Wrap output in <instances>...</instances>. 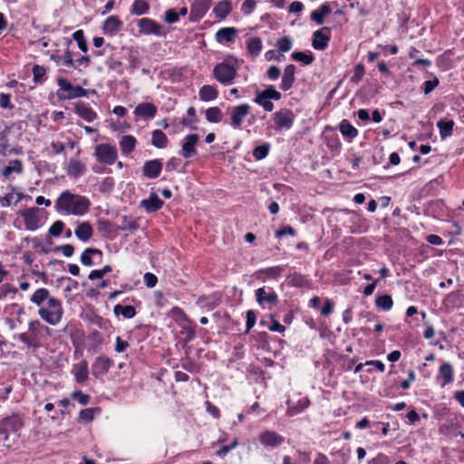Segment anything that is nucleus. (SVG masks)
<instances>
[{
    "label": "nucleus",
    "instance_id": "nucleus-61",
    "mask_svg": "<svg viewBox=\"0 0 464 464\" xmlns=\"http://www.w3.org/2000/svg\"><path fill=\"white\" fill-rule=\"evenodd\" d=\"M439 79L435 76L432 80L426 81L423 83V92L425 94L430 93L439 85Z\"/></svg>",
    "mask_w": 464,
    "mask_h": 464
},
{
    "label": "nucleus",
    "instance_id": "nucleus-9",
    "mask_svg": "<svg viewBox=\"0 0 464 464\" xmlns=\"http://www.w3.org/2000/svg\"><path fill=\"white\" fill-rule=\"evenodd\" d=\"M199 137L196 133L188 134L181 141L180 155L184 159H190L197 155V145L198 143Z\"/></svg>",
    "mask_w": 464,
    "mask_h": 464
},
{
    "label": "nucleus",
    "instance_id": "nucleus-20",
    "mask_svg": "<svg viewBox=\"0 0 464 464\" xmlns=\"http://www.w3.org/2000/svg\"><path fill=\"white\" fill-rule=\"evenodd\" d=\"M157 107L151 102H141L135 107L134 114L142 119H153L157 114Z\"/></svg>",
    "mask_w": 464,
    "mask_h": 464
},
{
    "label": "nucleus",
    "instance_id": "nucleus-49",
    "mask_svg": "<svg viewBox=\"0 0 464 464\" xmlns=\"http://www.w3.org/2000/svg\"><path fill=\"white\" fill-rule=\"evenodd\" d=\"M269 150H270V144L269 143H264L262 145H259L257 147H256L253 150V157L256 160H261L263 159H265L268 153H269Z\"/></svg>",
    "mask_w": 464,
    "mask_h": 464
},
{
    "label": "nucleus",
    "instance_id": "nucleus-36",
    "mask_svg": "<svg viewBox=\"0 0 464 464\" xmlns=\"http://www.w3.org/2000/svg\"><path fill=\"white\" fill-rule=\"evenodd\" d=\"M169 140L166 134L160 130H154L151 133V144L159 149L168 146Z\"/></svg>",
    "mask_w": 464,
    "mask_h": 464
},
{
    "label": "nucleus",
    "instance_id": "nucleus-14",
    "mask_svg": "<svg viewBox=\"0 0 464 464\" xmlns=\"http://www.w3.org/2000/svg\"><path fill=\"white\" fill-rule=\"evenodd\" d=\"M39 208H30L25 209L21 213V216L24 218V226L27 230L34 231L39 228L40 219L38 217Z\"/></svg>",
    "mask_w": 464,
    "mask_h": 464
},
{
    "label": "nucleus",
    "instance_id": "nucleus-15",
    "mask_svg": "<svg viewBox=\"0 0 464 464\" xmlns=\"http://www.w3.org/2000/svg\"><path fill=\"white\" fill-rule=\"evenodd\" d=\"M139 32L141 34L149 35H160V25L154 20L150 18H141L138 22Z\"/></svg>",
    "mask_w": 464,
    "mask_h": 464
},
{
    "label": "nucleus",
    "instance_id": "nucleus-26",
    "mask_svg": "<svg viewBox=\"0 0 464 464\" xmlns=\"http://www.w3.org/2000/svg\"><path fill=\"white\" fill-rule=\"evenodd\" d=\"M74 234L82 242H87L93 235V228L89 222H81L77 225Z\"/></svg>",
    "mask_w": 464,
    "mask_h": 464
},
{
    "label": "nucleus",
    "instance_id": "nucleus-53",
    "mask_svg": "<svg viewBox=\"0 0 464 464\" xmlns=\"http://www.w3.org/2000/svg\"><path fill=\"white\" fill-rule=\"evenodd\" d=\"M293 45V41L289 36H284L278 39L276 43V46L278 50L282 53H286L291 50Z\"/></svg>",
    "mask_w": 464,
    "mask_h": 464
},
{
    "label": "nucleus",
    "instance_id": "nucleus-51",
    "mask_svg": "<svg viewBox=\"0 0 464 464\" xmlns=\"http://www.w3.org/2000/svg\"><path fill=\"white\" fill-rule=\"evenodd\" d=\"M121 223L119 227L121 230L134 231L138 227L137 222L132 220L128 216H122L121 218Z\"/></svg>",
    "mask_w": 464,
    "mask_h": 464
},
{
    "label": "nucleus",
    "instance_id": "nucleus-4",
    "mask_svg": "<svg viewBox=\"0 0 464 464\" xmlns=\"http://www.w3.org/2000/svg\"><path fill=\"white\" fill-rule=\"evenodd\" d=\"M59 89L56 92V96L61 101L72 100L80 97H85L91 90L83 89L82 86H74L68 80L60 77L57 79ZM92 93H96L95 90H92Z\"/></svg>",
    "mask_w": 464,
    "mask_h": 464
},
{
    "label": "nucleus",
    "instance_id": "nucleus-3",
    "mask_svg": "<svg viewBox=\"0 0 464 464\" xmlns=\"http://www.w3.org/2000/svg\"><path fill=\"white\" fill-rule=\"evenodd\" d=\"M44 329L49 332V328L41 324L38 320L30 321L28 324V331L24 333L14 334V340H18L23 343L28 350H37L42 346L41 336L42 330Z\"/></svg>",
    "mask_w": 464,
    "mask_h": 464
},
{
    "label": "nucleus",
    "instance_id": "nucleus-24",
    "mask_svg": "<svg viewBox=\"0 0 464 464\" xmlns=\"http://www.w3.org/2000/svg\"><path fill=\"white\" fill-rule=\"evenodd\" d=\"M441 379L440 386L444 387L454 381V372L450 362H443L439 369L438 379Z\"/></svg>",
    "mask_w": 464,
    "mask_h": 464
},
{
    "label": "nucleus",
    "instance_id": "nucleus-50",
    "mask_svg": "<svg viewBox=\"0 0 464 464\" xmlns=\"http://www.w3.org/2000/svg\"><path fill=\"white\" fill-rule=\"evenodd\" d=\"M73 39L77 42L78 47L81 51L86 53L88 45L82 30H77L72 34Z\"/></svg>",
    "mask_w": 464,
    "mask_h": 464
},
{
    "label": "nucleus",
    "instance_id": "nucleus-31",
    "mask_svg": "<svg viewBox=\"0 0 464 464\" xmlns=\"http://www.w3.org/2000/svg\"><path fill=\"white\" fill-rule=\"evenodd\" d=\"M1 422L2 426H5L6 428L9 429V430L15 433L18 432L24 425L22 419L15 414L4 418L3 420H1Z\"/></svg>",
    "mask_w": 464,
    "mask_h": 464
},
{
    "label": "nucleus",
    "instance_id": "nucleus-29",
    "mask_svg": "<svg viewBox=\"0 0 464 464\" xmlns=\"http://www.w3.org/2000/svg\"><path fill=\"white\" fill-rule=\"evenodd\" d=\"M137 140L132 135H123L121 139L119 145L121 151L123 155H129L136 147Z\"/></svg>",
    "mask_w": 464,
    "mask_h": 464
},
{
    "label": "nucleus",
    "instance_id": "nucleus-27",
    "mask_svg": "<svg viewBox=\"0 0 464 464\" xmlns=\"http://www.w3.org/2000/svg\"><path fill=\"white\" fill-rule=\"evenodd\" d=\"M332 12V8L329 3L323 4L318 9L314 10L310 18L312 21L315 22L317 24L321 25L324 24V17L330 14Z\"/></svg>",
    "mask_w": 464,
    "mask_h": 464
},
{
    "label": "nucleus",
    "instance_id": "nucleus-2",
    "mask_svg": "<svg viewBox=\"0 0 464 464\" xmlns=\"http://www.w3.org/2000/svg\"><path fill=\"white\" fill-rule=\"evenodd\" d=\"M91 205L88 198L64 190L55 200L54 208L60 214L83 216L90 210Z\"/></svg>",
    "mask_w": 464,
    "mask_h": 464
},
{
    "label": "nucleus",
    "instance_id": "nucleus-5",
    "mask_svg": "<svg viewBox=\"0 0 464 464\" xmlns=\"http://www.w3.org/2000/svg\"><path fill=\"white\" fill-rule=\"evenodd\" d=\"M237 60H234V63H229L227 61L219 63L215 65L213 69V75L215 79L225 86L234 83L237 75Z\"/></svg>",
    "mask_w": 464,
    "mask_h": 464
},
{
    "label": "nucleus",
    "instance_id": "nucleus-7",
    "mask_svg": "<svg viewBox=\"0 0 464 464\" xmlns=\"http://www.w3.org/2000/svg\"><path fill=\"white\" fill-rule=\"evenodd\" d=\"M272 120L274 121V130L276 131H282L284 130H290L295 122V114L294 111L287 108H282L272 115Z\"/></svg>",
    "mask_w": 464,
    "mask_h": 464
},
{
    "label": "nucleus",
    "instance_id": "nucleus-48",
    "mask_svg": "<svg viewBox=\"0 0 464 464\" xmlns=\"http://www.w3.org/2000/svg\"><path fill=\"white\" fill-rule=\"evenodd\" d=\"M99 408H86L80 411L78 420L83 422H90L93 420L95 412H99Z\"/></svg>",
    "mask_w": 464,
    "mask_h": 464
},
{
    "label": "nucleus",
    "instance_id": "nucleus-13",
    "mask_svg": "<svg viewBox=\"0 0 464 464\" xmlns=\"http://www.w3.org/2000/svg\"><path fill=\"white\" fill-rule=\"evenodd\" d=\"M258 440L263 446L270 448H276L285 441L283 436L273 430L262 431L258 436Z\"/></svg>",
    "mask_w": 464,
    "mask_h": 464
},
{
    "label": "nucleus",
    "instance_id": "nucleus-10",
    "mask_svg": "<svg viewBox=\"0 0 464 464\" xmlns=\"http://www.w3.org/2000/svg\"><path fill=\"white\" fill-rule=\"evenodd\" d=\"M112 365L113 361L111 358L103 355L99 356L92 365V373L95 378L101 379L108 373Z\"/></svg>",
    "mask_w": 464,
    "mask_h": 464
},
{
    "label": "nucleus",
    "instance_id": "nucleus-18",
    "mask_svg": "<svg viewBox=\"0 0 464 464\" xmlns=\"http://www.w3.org/2000/svg\"><path fill=\"white\" fill-rule=\"evenodd\" d=\"M75 113L86 121L87 122H92L97 119L98 115L88 104L83 102H78L74 104Z\"/></svg>",
    "mask_w": 464,
    "mask_h": 464
},
{
    "label": "nucleus",
    "instance_id": "nucleus-40",
    "mask_svg": "<svg viewBox=\"0 0 464 464\" xmlns=\"http://www.w3.org/2000/svg\"><path fill=\"white\" fill-rule=\"evenodd\" d=\"M23 163L20 160H13L8 166H5L2 170V175L5 179H9L13 172L20 174L23 172Z\"/></svg>",
    "mask_w": 464,
    "mask_h": 464
},
{
    "label": "nucleus",
    "instance_id": "nucleus-25",
    "mask_svg": "<svg viewBox=\"0 0 464 464\" xmlns=\"http://www.w3.org/2000/svg\"><path fill=\"white\" fill-rule=\"evenodd\" d=\"M238 34L235 27H223L216 33V40L218 43H234Z\"/></svg>",
    "mask_w": 464,
    "mask_h": 464
},
{
    "label": "nucleus",
    "instance_id": "nucleus-30",
    "mask_svg": "<svg viewBox=\"0 0 464 464\" xmlns=\"http://www.w3.org/2000/svg\"><path fill=\"white\" fill-rule=\"evenodd\" d=\"M208 4L205 1H196L192 4L190 16L192 20H199L208 10Z\"/></svg>",
    "mask_w": 464,
    "mask_h": 464
},
{
    "label": "nucleus",
    "instance_id": "nucleus-11",
    "mask_svg": "<svg viewBox=\"0 0 464 464\" xmlns=\"http://www.w3.org/2000/svg\"><path fill=\"white\" fill-rule=\"evenodd\" d=\"M249 112L250 106L246 103L233 107L230 114V125L234 129H239Z\"/></svg>",
    "mask_w": 464,
    "mask_h": 464
},
{
    "label": "nucleus",
    "instance_id": "nucleus-1",
    "mask_svg": "<svg viewBox=\"0 0 464 464\" xmlns=\"http://www.w3.org/2000/svg\"><path fill=\"white\" fill-rule=\"evenodd\" d=\"M30 301L37 306L47 301L48 308L41 307L38 314L51 325H56L61 322L63 314L62 303L59 299L50 296L48 289H37L31 296Z\"/></svg>",
    "mask_w": 464,
    "mask_h": 464
},
{
    "label": "nucleus",
    "instance_id": "nucleus-21",
    "mask_svg": "<svg viewBox=\"0 0 464 464\" xmlns=\"http://www.w3.org/2000/svg\"><path fill=\"white\" fill-rule=\"evenodd\" d=\"M296 67L294 64L285 66L280 84V89L284 92L290 90L295 81Z\"/></svg>",
    "mask_w": 464,
    "mask_h": 464
},
{
    "label": "nucleus",
    "instance_id": "nucleus-58",
    "mask_svg": "<svg viewBox=\"0 0 464 464\" xmlns=\"http://www.w3.org/2000/svg\"><path fill=\"white\" fill-rule=\"evenodd\" d=\"M105 64L111 70L117 71L119 74L123 73V70L121 69L122 63L121 61L114 60L112 57H109Z\"/></svg>",
    "mask_w": 464,
    "mask_h": 464
},
{
    "label": "nucleus",
    "instance_id": "nucleus-37",
    "mask_svg": "<svg viewBox=\"0 0 464 464\" xmlns=\"http://www.w3.org/2000/svg\"><path fill=\"white\" fill-rule=\"evenodd\" d=\"M94 255H98L100 256H102V250L98 248L93 247H88L86 248L81 255V263L85 266H93L92 256Z\"/></svg>",
    "mask_w": 464,
    "mask_h": 464
},
{
    "label": "nucleus",
    "instance_id": "nucleus-63",
    "mask_svg": "<svg viewBox=\"0 0 464 464\" xmlns=\"http://www.w3.org/2000/svg\"><path fill=\"white\" fill-rule=\"evenodd\" d=\"M180 163H181V160L179 159L172 157L166 163V170L167 171L179 170V172H182L183 170L179 169Z\"/></svg>",
    "mask_w": 464,
    "mask_h": 464
},
{
    "label": "nucleus",
    "instance_id": "nucleus-60",
    "mask_svg": "<svg viewBox=\"0 0 464 464\" xmlns=\"http://www.w3.org/2000/svg\"><path fill=\"white\" fill-rule=\"evenodd\" d=\"M55 252L61 251L64 256L71 257L74 253V246L70 244L55 246L53 249Z\"/></svg>",
    "mask_w": 464,
    "mask_h": 464
},
{
    "label": "nucleus",
    "instance_id": "nucleus-59",
    "mask_svg": "<svg viewBox=\"0 0 464 464\" xmlns=\"http://www.w3.org/2000/svg\"><path fill=\"white\" fill-rule=\"evenodd\" d=\"M256 6V2L255 0H245L241 6V11L244 14L249 15L251 14Z\"/></svg>",
    "mask_w": 464,
    "mask_h": 464
},
{
    "label": "nucleus",
    "instance_id": "nucleus-64",
    "mask_svg": "<svg viewBox=\"0 0 464 464\" xmlns=\"http://www.w3.org/2000/svg\"><path fill=\"white\" fill-rule=\"evenodd\" d=\"M370 464H390V459L383 453H379L374 459H372Z\"/></svg>",
    "mask_w": 464,
    "mask_h": 464
},
{
    "label": "nucleus",
    "instance_id": "nucleus-8",
    "mask_svg": "<svg viewBox=\"0 0 464 464\" xmlns=\"http://www.w3.org/2000/svg\"><path fill=\"white\" fill-rule=\"evenodd\" d=\"M94 156L100 163L112 165L118 158L115 146L109 143H102L95 147Z\"/></svg>",
    "mask_w": 464,
    "mask_h": 464
},
{
    "label": "nucleus",
    "instance_id": "nucleus-44",
    "mask_svg": "<svg viewBox=\"0 0 464 464\" xmlns=\"http://www.w3.org/2000/svg\"><path fill=\"white\" fill-rule=\"evenodd\" d=\"M150 5L144 0H135L131 5V14L142 15L149 12Z\"/></svg>",
    "mask_w": 464,
    "mask_h": 464
},
{
    "label": "nucleus",
    "instance_id": "nucleus-39",
    "mask_svg": "<svg viewBox=\"0 0 464 464\" xmlns=\"http://www.w3.org/2000/svg\"><path fill=\"white\" fill-rule=\"evenodd\" d=\"M263 43L259 37H251L246 42V49L248 53L253 56H258L262 51Z\"/></svg>",
    "mask_w": 464,
    "mask_h": 464
},
{
    "label": "nucleus",
    "instance_id": "nucleus-47",
    "mask_svg": "<svg viewBox=\"0 0 464 464\" xmlns=\"http://www.w3.org/2000/svg\"><path fill=\"white\" fill-rule=\"evenodd\" d=\"M206 119L209 122L218 123L222 120V111L218 107H211L206 111Z\"/></svg>",
    "mask_w": 464,
    "mask_h": 464
},
{
    "label": "nucleus",
    "instance_id": "nucleus-32",
    "mask_svg": "<svg viewBox=\"0 0 464 464\" xmlns=\"http://www.w3.org/2000/svg\"><path fill=\"white\" fill-rule=\"evenodd\" d=\"M454 121L452 120L440 119L437 122L441 140H445L453 133Z\"/></svg>",
    "mask_w": 464,
    "mask_h": 464
},
{
    "label": "nucleus",
    "instance_id": "nucleus-54",
    "mask_svg": "<svg viewBox=\"0 0 464 464\" xmlns=\"http://www.w3.org/2000/svg\"><path fill=\"white\" fill-rule=\"evenodd\" d=\"M365 73V69L362 63H358L354 66L353 75L351 77V82L354 83H358L362 81L363 75Z\"/></svg>",
    "mask_w": 464,
    "mask_h": 464
},
{
    "label": "nucleus",
    "instance_id": "nucleus-57",
    "mask_svg": "<svg viewBox=\"0 0 464 464\" xmlns=\"http://www.w3.org/2000/svg\"><path fill=\"white\" fill-rule=\"evenodd\" d=\"M71 397L74 400H77L78 402L82 405V406H85L89 403L90 401V395L88 394H84L82 393L81 391H74L71 393Z\"/></svg>",
    "mask_w": 464,
    "mask_h": 464
},
{
    "label": "nucleus",
    "instance_id": "nucleus-41",
    "mask_svg": "<svg viewBox=\"0 0 464 464\" xmlns=\"http://www.w3.org/2000/svg\"><path fill=\"white\" fill-rule=\"evenodd\" d=\"M232 5L228 1H221L214 7L213 12L219 19L226 18L231 12Z\"/></svg>",
    "mask_w": 464,
    "mask_h": 464
},
{
    "label": "nucleus",
    "instance_id": "nucleus-42",
    "mask_svg": "<svg viewBox=\"0 0 464 464\" xmlns=\"http://www.w3.org/2000/svg\"><path fill=\"white\" fill-rule=\"evenodd\" d=\"M113 313L115 315L121 314L126 319H131L133 318L137 312L134 306L132 305H121L120 304H116L113 308Z\"/></svg>",
    "mask_w": 464,
    "mask_h": 464
},
{
    "label": "nucleus",
    "instance_id": "nucleus-33",
    "mask_svg": "<svg viewBox=\"0 0 464 464\" xmlns=\"http://www.w3.org/2000/svg\"><path fill=\"white\" fill-rule=\"evenodd\" d=\"M85 171V165L78 160L72 159L67 167V174L72 178H79Z\"/></svg>",
    "mask_w": 464,
    "mask_h": 464
},
{
    "label": "nucleus",
    "instance_id": "nucleus-45",
    "mask_svg": "<svg viewBox=\"0 0 464 464\" xmlns=\"http://www.w3.org/2000/svg\"><path fill=\"white\" fill-rule=\"evenodd\" d=\"M375 304L377 307L389 311L393 305L392 298L390 295H382L375 299Z\"/></svg>",
    "mask_w": 464,
    "mask_h": 464
},
{
    "label": "nucleus",
    "instance_id": "nucleus-56",
    "mask_svg": "<svg viewBox=\"0 0 464 464\" xmlns=\"http://www.w3.org/2000/svg\"><path fill=\"white\" fill-rule=\"evenodd\" d=\"M46 73V69L44 66L34 65L33 68L34 82L35 83H41L43 78Z\"/></svg>",
    "mask_w": 464,
    "mask_h": 464
},
{
    "label": "nucleus",
    "instance_id": "nucleus-52",
    "mask_svg": "<svg viewBox=\"0 0 464 464\" xmlns=\"http://www.w3.org/2000/svg\"><path fill=\"white\" fill-rule=\"evenodd\" d=\"M285 268L283 266H276L264 268L260 270V272L270 278H277L281 276Z\"/></svg>",
    "mask_w": 464,
    "mask_h": 464
},
{
    "label": "nucleus",
    "instance_id": "nucleus-16",
    "mask_svg": "<svg viewBox=\"0 0 464 464\" xmlns=\"http://www.w3.org/2000/svg\"><path fill=\"white\" fill-rule=\"evenodd\" d=\"M287 411L289 416H295L303 412L310 405V400L307 397L299 398L296 401L293 399H288L286 401Z\"/></svg>",
    "mask_w": 464,
    "mask_h": 464
},
{
    "label": "nucleus",
    "instance_id": "nucleus-62",
    "mask_svg": "<svg viewBox=\"0 0 464 464\" xmlns=\"http://www.w3.org/2000/svg\"><path fill=\"white\" fill-rule=\"evenodd\" d=\"M296 234L295 229L291 226H285L280 229L276 230L275 233V237L280 238L285 235L295 236Z\"/></svg>",
    "mask_w": 464,
    "mask_h": 464
},
{
    "label": "nucleus",
    "instance_id": "nucleus-23",
    "mask_svg": "<svg viewBox=\"0 0 464 464\" xmlns=\"http://www.w3.org/2000/svg\"><path fill=\"white\" fill-rule=\"evenodd\" d=\"M121 27L122 22L120 18L116 15H111L103 22L102 31L105 34L114 35L121 31Z\"/></svg>",
    "mask_w": 464,
    "mask_h": 464
},
{
    "label": "nucleus",
    "instance_id": "nucleus-28",
    "mask_svg": "<svg viewBox=\"0 0 464 464\" xmlns=\"http://www.w3.org/2000/svg\"><path fill=\"white\" fill-rule=\"evenodd\" d=\"M324 28H323L322 30H317L313 34V41H312V46L315 49V50H320V51H323L324 50L328 44H329V42H330V36L328 35H325L323 34V30Z\"/></svg>",
    "mask_w": 464,
    "mask_h": 464
},
{
    "label": "nucleus",
    "instance_id": "nucleus-6",
    "mask_svg": "<svg viewBox=\"0 0 464 464\" xmlns=\"http://www.w3.org/2000/svg\"><path fill=\"white\" fill-rule=\"evenodd\" d=\"M282 98L280 92L276 91L274 85L267 86L264 91H256L253 102L260 105L266 111H272L275 108L270 100L279 101Z\"/></svg>",
    "mask_w": 464,
    "mask_h": 464
},
{
    "label": "nucleus",
    "instance_id": "nucleus-12",
    "mask_svg": "<svg viewBox=\"0 0 464 464\" xmlns=\"http://www.w3.org/2000/svg\"><path fill=\"white\" fill-rule=\"evenodd\" d=\"M256 302L263 307H265L266 304H268L270 307L274 306L278 302L276 293L271 288L266 289V287L256 290Z\"/></svg>",
    "mask_w": 464,
    "mask_h": 464
},
{
    "label": "nucleus",
    "instance_id": "nucleus-43",
    "mask_svg": "<svg viewBox=\"0 0 464 464\" xmlns=\"http://www.w3.org/2000/svg\"><path fill=\"white\" fill-rule=\"evenodd\" d=\"M51 59L56 63L57 65L63 64L69 67L74 66V62L71 52L67 49L63 56L52 54Z\"/></svg>",
    "mask_w": 464,
    "mask_h": 464
},
{
    "label": "nucleus",
    "instance_id": "nucleus-17",
    "mask_svg": "<svg viewBox=\"0 0 464 464\" xmlns=\"http://www.w3.org/2000/svg\"><path fill=\"white\" fill-rule=\"evenodd\" d=\"M162 170V163L160 160H150L144 162L142 173L148 179H156Z\"/></svg>",
    "mask_w": 464,
    "mask_h": 464
},
{
    "label": "nucleus",
    "instance_id": "nucleus-35",
    "mask_svg": "<svg viewBox=\"0 0 464 464\" xmlns=\"http://www.w3.org/2000/svg\"><path fill=\"white\" fill-rule=\"evenodd\" d=\"M287 279L289 284L295 287H307L310 285V280L307 276L297 272L290 273L287 276Z\"/></svg>",
    "mask_w": 464,
    "mask_h": 464
},
{
    "label": "nucleus",
    "instance_id": "nucleus-55",
    "mask_svg": "<svg viewBox=\"0 0 464 464\" xmlns=\"http://www.w3.org/2000/svg\"><path fill=\"white\" fill-rule=\"evenodd\" d=\"M64 226L65 225L62 220L55 221L48 230L49 235L54 237H59L62 234Z\"/></svg>",
    "mask_w": 464,
    "mask_h": 464
},
{
    "label": "nucleus",
    "instance_id": "nucleus-34",
    "mask_svg": "<svg viewBox=\"0 0 464 464\" xmlns=\"http://www.w3.org/2000/svg\"><path fill=\"white\" fill-rule=\"evenodd\" d=\"M339 130L342 133V135L345 138V139H348L349 140H353L354 138H356L358 136V130L356 128H354L350 122L348 120H343L341 122H340V125H339Z\"/></svg>",
    "mask_w": 464,
    "mask_h": 464
},
{
    "label": "nucleus",
    "instance_id": "nucleus-46",
    "mask_svg": "<svg viewBox=\"0 0 464 464\" xmlns=\"http://www.w3.org/2000/svg\"><path fill=\"white\" fill-rule=\"evenodd\" d=\"M292 59H294L296 62L303 63L305 65L311 64L314 58L312 53H304V52H294L291 54Z\"/></svg>",
    "mask_w": 464,
    "mask_h": 464
},
{
    "label": "nucleus",
    "instance_id": "nucleus-38",
    "mask_svg": "<svg viewBox=\"0 0 464 464\" xmlns=\"http://www.w3.org/2000/svg\"><path fill=\"white\" fill-rule=\"evenodd\" d=\"M199 98L204 102H210L217 99L218 92L213 85H203L198 92Z\"/></svg>",
    "mask_w": 464,
    "mask_h": 464
},
{
    "label": "nucleus",
    "instance_id": "nucleus-22",
    "mask_svg": "<svg viewBox=\"0 0 464 464\" xmlns=\"http://www.w3.org/2000/svg\"><path fill=\"white\" fill-rule=\"evenodd\" d=\"M163 204V200H161L159 198V196L154 192H151L148 198L142 199L140 201V207L145 208V210L149 213L160 210L162 208Z\"/></svg>",
    "mask_w": 464,
    "mask_h": 464
},
{
    "label": "nucleus",
    "instance_id": "nucleus-19",
    "mask_svg": "<svg viewBox=\"0 0 464 464\" xmlns=\"http://www.w3.org/2000/svg\"><path fill=\"white\" fill-rule=\"evenodd\" d=\"M72 374L77 383H83L89 378V366L85 360L72 365Z\"/></svg>",
    "mask_w": 464,
    "mask_h": 464
}]
</instances>
